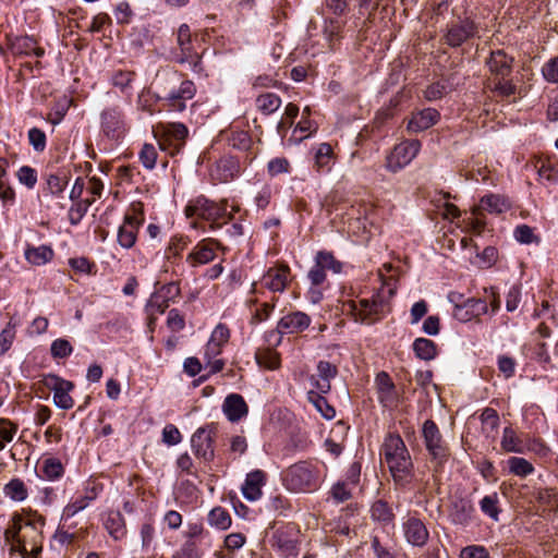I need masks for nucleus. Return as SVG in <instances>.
<instances>
[{"instance_id":"a18cd8bd","label":"nucleus","mask_w":558,"mask_h":558,"mask_svg":"<svg viewBox=\"0 0 558 558\" xmlns=\"http://www.w3.org/2000/svg\"><path fill=\"white\" fill-rule=\"evenodd\" d=\"M208 522L219 530H227L231 525V517L225 508L215 507L208 514Z\"/></svg>"},{"instance_id":"774afa93","label":"nucleus","mask_w":558,"mask_h":558,"mask_svg":"<svg viewBox=\"0 0 558 558\" xmlns=\"http://www.w3.org/2000/svg\"><path fill=\"white\" fill-rule=\"evenodd\" d=\"M173 558H201V553L195 542L187 541Z\"/></svg>"},{"instance_id":"a878e982","label":"nucleus","mask_w":558,"mask_h":558,"mask_svg":"<svg viewBox=\"0 0 558 558\" xmlns=\"http://www.w3.org/2000/svg\"><path fill=\"white\" fill-rule=\"evenodd\" d=\"M440 118L439 112L433 108H426L412 114L408 122V131L418 133L435 125Z\"/></svg>"},{"instance_id":"6e6d98bb","label":"nucleus","mask_w":558,"mask_h":558,"mask_svg":"<svg viewBox=\"0 0 558 558\" xmlns=\"http://www.w3.org/2000/svg\"><path fill=\"white\" fill-rule=\"evenodd\" d=\"M27 137L34 150L41 153L46 149L47 137L45 132L39 128L29 129Z\"/></svg>"},{"instance_id":"37998d69","label":"nucleus","mask_w":558,"mask_h":558,"mask_svg":"<svg viewBox=\"0 0 558 558\" xmlns=\"http://www.w3.org/2000/svg\"><path fill=\"white\" fill-rule=\"evenodd\" d=\"M4 494L14 501H23L27 498V487L20 478L11 480L4 486Z\"/></svg>"},{"instance_id":"4d7b16f0","label":"nucleus","mask_w":558,"mask_h":558,"mask_svg":"<svg viewBox=\"0 0 558 558\" xmlns=\"http://www.w3.org/2000/svg\"><path fill=\"white\" fill-rule=\"evenodd\" d=\"M330 495L337 504L344 502L352 497V489L345 482H337L330 489Z\"/></svg>"},{"instance_id":"423d86ee","label":"nucleus","mask_w":558,"mask_h":558,"mask_svg":"<svg viewBox=\"0 0 558 558\" xmlns=\"http://www.w3.org/2000/svg\"><path fill=\"white\" fill-rule=\"evenodd\" d=\"M172 60L190 70L197 76L205 74L203 65V52H198L193 43L190 26L180 25L177 33V47L171 51Z\"/></svg>"},{"instance_id":"e433bc0d","label":"nucleus","mask_w":558,"mask_h":558,"mask_svg":"<svg viewBox=\"0 0 558 558\" xmlns=\"http://www.w3.org/2000/svg\"><path fill=\"white\" fill-rule=\"evenodd\" d=\"M413 351L420 360L430 361L437 355V347L433 340L417 338L413 342Z\"/></svg>"},{"instance_id":"4be33fe9","label":"nucleus","mask_w":558,"mask_h":558,"mask_svg":"<svg viewBox=\"0 0 558 558\" xmlns=\"http://www.w3.org/2000/svg\"><path fill=\"white\" fill-rule=\"evenodd\" d=\"M101 128L104 133L110 138H119L124 132V122L121 111L110 108L101 113Z\"/></svg>"},{"instance_id":"603ef678","label":"nucleus","mask_w":558,"mask_h":558,"mask_svg":"<svg viewBox=\"0 0 558 558\" xmlns=\"http://www.w3.org/2000/svg\"><path fill=\"white\" fill-rule=\"evenodd\" d=\"M181 294V289L178 282H170L160 289V295L163 298L161 304L158 305L159 311L162 313L168 306L169 301H173Z\"/></svg>"},{"instance_id":"39448f33","label":"nucleus","mask_w":558,"mask_h":558,"mask_svg":"<svg viewBox=\"0 0 558 558\" xmlns=\"http://www.w3.org/2000/svg\"><path fill=\"white\" fill-rule=\"evenodd\" d=\"M282 482L293 493L315 492L320 485L319 471L313 463L300 461L282 472Z\"/></svg>"},{"instance_id":"ea45409f","label":"nucleus","mask_w":558,"mask_h":558,"mask_svg":"<svg viewBox=\"0 0 558 558\" xmlns=\"http://www.w3.org/2000/svg\"><path fill=\"white\" fill-rule=\"evenodd\" d=\"M281 106V99L274 93H265L256 98L257 109L268 116L277 111Z\"/></svg>"},{"instance_id":"f3484780","label":"nucleus","mask_w":558,"mask_h":558,"mask_svg":"<svg viewBox=\"0 0 558 558\" xmlns=\"http://www.w3.org/2000/svg\"><path fill=\"white\" fill-rule=\"evenodd\" d=\"M216 248L225 250L218 240L211 238L204 239L192 248L186 255L185 260L191 267L208 264L215 259Z\"/></svg>"},{"instance_id":"f704fd0d","label":"nucleus","mask_w":558,"mask_h":558,"mask_svg":"<svg viewBox=\"0 0 558 558\" xmlns=\"http://www.w3.org/2000/svg\"><path fill=\"white\" fill-rule=\"evenodd\" d=\"M315 168L318 172L330 171L335 159L333 149L330 144L322 143L315 153Z\"/></svg>"},{"instance_id":"ddd939ff","label":"nucleus","mask_w":558,"mask_h":558,"mask_svg":"<svg viewBox=\"0 0 558 558\" xmlns=\"http://www.w3.org/2000/svg\"><path fill=\"white\" fill-rule=\"evenodd\" d=\"M422 432L425 447L428 453L434 460H437L439 464L444 463L449 456V451L442 440L441 434L436 423L432 420L425 421Z\"/></svg>"},{"instance_id":"473e14b6","label":"nucleus","mask_w":558,"mask_h":558,"mask_svg":"<svg viewBox=\"0 0 558 558\" xmlns=\"http://www.w3.org/2000/svg\"><path fill=\"white\" fill-rule=\"evenodd\" d=\"M271 546L279 550L284 557L293 555L295 550V542L284 529H278L275 531L271 537Z\"/></svg>"},{"instance_id":"bf43d9fd","label":"nucleus","mask_w":558,"mask_h":558,"mask_svg":"<svg viewBox=\"0 0 558 558\" xmlns=\"http://www.w3.org/2000/svg\"><path fill=\"white\" fill-rule=\"evenodd\" d=\"M87 210H88L87 202H80V201L74 202L68 213L70 223L72 226L78 225L81 222V220L84 218V216L86 215Z\"/></svg>"},{"instance_id":"680f3d73","label":"nucleus","mask_w":558,"mask_h":558,"mask_svg":"<svg viewBox=\"0 0 558 558\" xmlns=\"http://www.w3.org/2000/svg\"><path fill=\"white\" fill-rule=\"evenodd\" d=\"M513 234L515 240L523 244H531L539 241L538 236L534 234L533 229L527 225L518 226L514 229Z\"/></svg>"},{"instance_id":"0e129e2a","label":"nucleus","mask_w":558,"mask_h":558,"mask_svg":"<svg viewBox=\"0 0 558 558\" xmlns=\"http://www.w3.org/2000/svg\"><path fill=\"white\" fill-rule=\"evenodd\" d=\"M459 558H490V555L484 546L469 545L462 548Z\"/></svg>"},{"instance_id":"e2e57ef3","label":"nucleus","mask_w":558,"mask_h":558,"mask_svg":"<svg viewBox=\"0 0 558 558\" xmlns=\"http://www.w3.org/2000/svg\"><path fill=\"white\" fill-rule=\"evenodd\" d=\"M19 429L17 424L8 418H0V439L11 442Z\"/></svg>"},{"instance_id":"0eeeda50","label":"nucleus","mask_w":558,"mask_h":558,"mask_svg":"<svg viewBox=\"0 0 558 558\" xmlns=\"http://www.w3.org/2000/svg\"><path fill=\"white\" fill-rule=\"evenodd\" d=\"M186 217H198L204 220L210 221V229H218L222 226L219 222L220 219L228 216L231 219L232 216L227 214L226 203L217 204L207 198L199 197L194 203H191L185 208Z\"/></svg>"},{"instance_id":"c756f323","label":"nucleus","mask_w":558,"mask_h":558,"mask_svg":"<svg viewBox=\"0 0 558 558\" xmlns=\"http://www.w3.org/2000/svg\"><path fill=\"white\" fill-rule=\"evenodd\" d=\"M11 49L15 54H35L36 57H41L45 53V50L37 46V41L29 36L16 37L11 43Z\"/></svg>"},{"instance_id":"6e6552de","label":"nucleus","mask_w":558,"mask_h":558,"mask_svg":"<svg viewBox=\"0 0 558 558\" xmlns=\"http://www.w3.org/2000/svg\"><path fill=\"white\" fill-rule=\"evenodd\" d=\"M143 222V205L141 203L133 204L131 213L125 215L123 223L120 226L118 231V242L122 247L131 248L134 246L138 230Z\"/></svg>"},{"instance_id":"f8f14e48","label":"nucleus","mask_w":558,"mask_h":558,"mask_svg":"<svg viewBox=\"0 0 558 558\" xmlns=\"http://www.w3.org/2000/svg\"><path fill=\"white\" fill-rule=\"evenodd\" d=\"M421 143L417 140L403 141L396 145L388 155L386 166L387 169L397 172L408 166L418 154Z\"/></svg>"},{"instance_id":"69168bd1","label":"nucleus","mask_w":558,"mask_h":558,"mask_svg":"<svg viewBox=\"0 0 558 558\" xmlns=\"http://www.w3.org/2000/svg\"><path fill=\"white\" fill-rule=\"evenodd\" d=\"M134 76L135 74L132 71H118L112 76V84L121 90H124L130 87Z\"/></svg>"},{"instance_id":"1a4fd4ad","label":"nucleus","mask_w":558,"mask_h":558,"mask_svg":"<svg viewBox=\"0 0 558 558\" xmlns=\"http://www.w3.org/2000/svg\"><path fill=\"white\" fill-rule=\"evenodd\" d=\"M189 130L183 123H168L161 126L160 136L158 138L159 148L174 156L185 144Z\"/></svg>"},{"instance_id":"72a5a7b5","label":"nucleus","mask_w":558,"mask_h":558,"mask_svg":"<svg viewBox=\"0 0 558 558\" xmlns=\"http://www.w3.org/2000/svg\"><path fill=\"white\" fill-rule=\"evenodd\" d=\"M371 518L383 525H388L393 523L395 513L387 501L378 499L371 507Z\"/></svg>"},{"instance_id":"58836bf2","label":"nucleus","mask_w":558,"mask_h":558,"mask_svg":"<svg viewBox=\"0 0 558 558\" xmlns=\"http://www.w3.org/2000/svg\"><path fill=\"white\" fill-rule=\"evenodd\" d=\"M257 364L269 371H275L280 367V355L272 349L258 350L255 354Z\"/></svg>"},{"instance_id":"f257e3e1","label":"nucleus","mask_w":558,"mask_h":558,"mask_svg":"<svg viewBox=\"0 0 558 558\" xmlns=\"http://www.w3.org/2000/svg\"><path fill=\"white\" fill-rule=\"evenodd\" d=\"M381 456L396 486L405 488L415 480L414 463L399 434H388L381 445Z\"/></svg>"},{"instance_id":"412c9836","label":"nucleus","mask_w":558,"mask_h":558,"mask_svg":"<svg viewBox=\"0 0 558 558\" xmlns=\"http://www.w3.org/2000/svg\"><path fill=\"white\" fill-rule=\"evenodd\" d=\"M403 532L407 541L417 547H423L429 537V533L422 520L410 517L403 523Z\"/></svg>"},{"instance_id":"79ce46f5","label":"nucleus","mask_w":558,"mask_h":558,"mask_svg":"<svg viewBox=\"0 0 558 558\" xmlns=\"http://www.w3.org/2000/svg\"><path fill=\"white\" fill-rule=\"evenodd\" d=\"M481 207L489 213L501 214L509 208V204L500 195L490 194L482 197Z\"/></svg>"},{"instance_id":"a19ab883","label":"nucleus","mask_w":558,"mask_h":558,"mask_svg":"<svg viewBox=\"0 0 558 558\" xmlns=\"http://www.w3.org/2000/svg\"><path fill=\"white\" fill-rule=\"evenodd\" d=\"M501 448L506 452L522 453L524 451L521 439L517 436V433L511 427L504 428Z\"/></svg>"},{"instance_id":"13d9d810","label":"nucleus","mask_w":558,"mask_h":558,"mask_svg":"<svg viewBox=\"0 0 558 558\" xmlns=\"http://www.w3.org/2000/svg\"><path fill=\"white\" fill-rule=\"evenodd\" d=\"M16 177L19 182L27 189H33L37 183V171L29 166L21 167L16 172Z\"/></svg>"},{"instance_id":"864d4df0","label":"nucleus","mask_w":558,"mask_h":558,"mask_svg":"<svg viewBox=\"0 0 558 558\" xmlns=\"http://www.w3.org/2000/svg\"><path fill=\"white\" fill-rule=\"evenodd\" d=\"M16 324L10 320L7 326L0 332V355L8 352L15 338Z\"/></svg>"},{"instance_id":"4c0bfd02","label":"nucleus","mask_w":558,"mask_h":558,"mask_svg":"<svg viewBox=\"0 0 558 558\" xmlns=\"http://www.w3.org/2000/svg\"><path fill=\"white\" fill-rule=\"evenodd\" d=\"M53 257V251L46 245L28 247L25 251V258L33 265L40 266L50 262Z\"/></svg>"},{"instance_id":"c9c22d12","label":"nucleus","mask_w":558,"mask_h":558,"mask_svg":"<svg viewBox=\"0 0 558 558\" xmlns=\"http://www.w3.org/2000/svg\"><path fill=\"white\" fill-rule=\"evenodd\" d=\"M314 262L325 271L330 270L332 274H340L343 268V264L336 258L333 253L326 250L318 251Z\"/></svg>"},{"instance_id":"6ab92c4d","label":"nucleus","mask_w":558,"mask_h":558,"mask_svg":"<svg viewBox=\"0 0 558 558\" xmlns=\"http://www.w3.org/2000/svg\"><path fill=\"white\" fill-rule=\"evenodd\" d=\"M338 375V367L328 361L317 363V374L312 375L310 380L320 393H328L331 389V379Z\"/></svg>"},{"instance_id":"de8ad7c7","label":"nucleus","mask_w":558,"mask_h":558,"mask_svg":"<svg viewBox=\"0 0 558 558\" xmlns=\"http://www.w3.org/2000/svg\"><path fill=\"white\" fill-rule=\"evenodd\" d=\"M509 470L517 476L525 477L534 472V466L524 458L512 457L508 460Z\"/></svg>"},{"instance_id":"393cba45","label":"nucleus","mask_w":558,"mask_h":558,"mask_svg":"<svg viewBox=\"0 0 558 558\" xmlns=\"http://www.w3.org/2000/svg\"><path fill=\"white\" fill-rule=\"evenodd\" d=\"M222 411L227 418L234 423L247 415L248 407L241 395L230 393L223 401Z\"/></svg>"},{"instance_id":"2eb2a0df","label":"nucleus","mask_w":558,"mask_h":558,"mask_svg":"<svg viewBox=\"0 0 558 558\" xmlns=\"http://www.w3.org/2000/svg\"><path fill=\"white\" fill-rule=\"evenodd\" d=\"M240 172L241 163L239 159L233 156L220 157L209 169V175L215 183H228L234 180Z\"/></svg>"},{"instance_id":"bb28decb","label":"nucleus","mask_w":558,"mask_h":558,"mask_svg":"<svg viewBox=\"0 0 558 558\" xmlns=\"http://www.w3.org/2000/svg\"><path fill=\"white\" fill-rule=\"evenodd\" d=\"M474 512L472 500L461 497L452 501L449 515L454 524L465 525L473 519Z\"/></svg>"},{"instance_id":"5701e85b","label":"nucleus","mask_w":558,"mask_h":558,"mask_svg":"<svg viewBox=\"0 0 558 558\" xmlns=\"http://www.w3.org/2000/svg\"><path fill=\"white\" fill-rule=\"evenodd\" d=\"M487 312V305L481 299L470 298L466 299L461 306H456L452 315L461 322L466 323L472 318L477 317Z\"/></svg>"},{"instance_id":"c85d7f7f","label":"nucleus","mask_w":558,"mask_h":558,"mask_svg":"<svg viewBox=\"0 0 558 558\" xmlns=\"http://www.w3.org/2000/svg\"><path fill=\"white\" fill-rule=\"evenodd\" d=\"M68 185L66 177H61L56 173L47 174L45 178V185L43 187L44 198L58 197L64 198L63 194Z\"/></svg>"},{"instance_id":"5fc2aeb1","label":"nucleus","mask_w":558,"mask_h":558,"mask_svg":"<svg viewBox=\"0 0 558 558\" xmlns=\"http://www.w3.org/2000/svg\"><path fill=\"white\" fill-rule=\"evenodd\" d=\"M157 149L153 144H144L140 151V160L146 169H153L157 161Z\"/></svg>"},{"instance_id":"4468645a","label":"nucleus","mask_w":558,"mask_h":558,"mask_svg":"<svg viewBox=\"0 0 558 558\" xmlns=\"http://www.w3.org/2000/svg\"><path fill=\"white\" fill-rule=\"evenodd\" d=\"M375 390L378 402L386 409H396L401 399L395 383L387 372H379L375 377Z\"/></svg>"},{"instance_id":"b1692460","label":"nucleus","mask_w":558,"mask_h":558,"mask_svg":"<svg viewBox=\"0 0 558 558\" xmlns=\"http://www.w3.org/2000/svg\"><path fill=\"white\" fill-rule=\"evenodd\" d=\"M290 268L288 265L271 267L263 277V283L272 292H283L288 286Z\"/></svg>"},{"instance_id":"cd10ccee","label":"nucleus","mask_w":558,"mask_h":558,"mask_svg":"<svg viewBox=\"0 0 558 558\" xmlns=\"http://www.w3.org/2000/svg\"><path fill=\"white\" fill-rule=\"evenodd\" d=\"M265 482L266 474L262 470L250 472L242 486L243 496L250 501L259 499L262 497V487L265 485Z\"/></svg>"},{"instance_id":"7c9ffc66","label":"nucleus","mask_w":558,"mask_h":558,"mask_svg":"<svg viewBox=\"0 0 558 558\" xmlns=\"http://www.w3.org/2000/svg\"><path fill=\"white\" fill-rule=\"evenodd\" d=\"M105 527L116 539H122L126 535V526L120 511H109L105 520Z\"/></svg>"},{"instance_id":"052dcab7","label":"nucleus","mask_w":558,"mask_h":558,"mask_svg":"<svg viewBox=\"0 0 558 558\" xmlns=\"http://www.w3.org/2000/svg\"><path fill=\"white\" fill-rule=\"evenodd\" d=\"M73 348L65 339H57L51 343L50 352L54 359H64L71 355Z\"/></svg>"},{"instance_id":"c03bdc74","label":"nucleus","mask_w":558,"mask_h":558,"mask_svg":"<svg viewBox=\"0 0 558 558\" xmlns=\"http://www.w3.org/2000/svg\"><path fill=\"white\" fill-rule=\"evenodd\" d=\"M323 395L324 393H320L319 391H310L308 400L315 405V408L322 413V415L325 418L331 420L336 415V410L327 402L326 398Z\"/></svg>"},{"instance_id":"2f4dec72","label":"nucleus","mask_w":558,"mask_h":558,"mask_svg":"<svg viewBox=\"0 0 558 558\" xmlns=\"http://www.w3.org/2000/svg\"><path fill=\"white\" fill-rule=\"evenodd\" d=\"M190 240L184 235H173L166 247L165 257L172 265L181 258L182 253L187 248Z\"/></svg>"},{"instance_id":"9d476101","label":"nucleus","mask_w":558,"mask_h":558,"mask_svg":"<svg viewBox=\"0 0 558 558\" xmlns=\"http://www.w3.org/2000/svg\"><path fill=\"white\" fill-rule=\"evenodd\" d=\"M348 306L356 320L366 324H373L379 319L380 315L389 311L387 303L378 296L372 300L362 299L357 304L350 302Z\"/></svg>"},{"instance_id":"20e7f679","label":"nucleus","mask_w":558,"mask_h":558,"mask_svg":"<svg viewBox=\"0 0 558 558\" xmlns=\"http://www.w3.org/2000/svg\"><path fill=\"white\" fill-rule=\"evenodd\" d=\"M513 62L514 59L504 50L493 51L486 61L490 73V89L501 97H510L517 92V86L508 78L512 73Z\"/></svg>"},{"instance_id":"8fccbe9b","label":"nucleus","mask_w":558,"mask_h":558,"mask_svg":"<svg viewBox=\"0 0 558 558\" xmlns=\"http://www.w3.org/2000/svg\"><path fill=\"white\" fill-rule=\"evenodd\" d=\"M229 145L239 150H248L252 146V137L246 131H232L229 138Z\"/></svg>"},{"instance_id":"7ed1b4c3","label":"nucleus","mask_w":558,"mask_h":558,"mask_svg":"<svg viewBox=\"0 0 558 558\" xmlns=\"http://www.w3.org/2000/svg\"><path fill=\"white\" fill-rule=\"evenodd\" d=\"M179 81L180 76L175 71L157 75L155 81L159 100L163 101V106L173 112L184 111L186 109V101L191 100L196 93L194 83L185 80L181 81V95L174 96V84Z\"/></svg>"},{"instance_id":"a211bd4d","label":"nucleus","mask_w":558,"mask_h":558,"mask_svg":"<svg viewBox=\"0 0 558 558\" xmlns=\"http://www.w3.org/2000/svg\"><path fill=\"white\" fill-rule=\"evenodd\" d=\"M475 31L474 23L468 19L453 22L448 25L444 40L448 46L456 48L474 36Z\"/></svg>"},{"instance_id":"9b49d317","label":"nucleus","mask_w":558,"mask_h":558,"mask_svg":"<svg viewBox=\"0 0 558 558\" xmlns=\"http://www.w3.org/2000/svg\"><path fill=\"white\" fill-rule=\"evenodd\" d=\"M43 384L53 392V403L58 408L62 410L73 408L74 400L70 396V392L74 389L72 381L65 380L56 374H48L44 376Z\"/></svg>"},{"instance_id":"f03ea898","label":"nucleus","mask_w":558,"mask_h":558,"mask_svg":"<svg viewBox=\"0 0 558 558\" xmlns=\"http://www.w3.org/2000/svg\"><path fill=\"white\" fill-rule=\"evenodd\" d=\"M21 521V517L15 515L13 518V526L4 532V537L13 542L24 558H31L41 553L43 527L46 520L43 515L33 514L24 523Z\"/></svg>"},{"instance_id":"09e8293b","label":"nucleus","mask_w":558,"mask_h":558,"mask_svg":"<svg viewBox=\"0 0 558 558\" xmlns=\"http://www.w3.org/2000/svg\"><path fill=\"white\" fill-rule=\"evenodd\" d=\"M96 498V493L85 495L76 498L74 501L68 504L63 509V518H72L81 510H84L92 500Z\"/></svg>"},{"instance_id":"dca6fc26","label":"nucleus","mask_w":558,"mask_h":558,"mask_svg":"<svg viewBox=\"0 0 558 558\" xmlns=\"http://www.w3.org/2000/svg\"><path fill=\"white\" fill-rule=\"evenodd\" d=\"M216 430L210 427L198 428L191 438L192 449L197 458L209 462L215 457L214 442Z\"/></svg>"},{"instance_id":"338daca9","label":"nucleus","mask_w":558,"mask_h":558,"mask_svg":"<svg viewBox=\"0 0 558 558\" xmlns=\"http://www.w3.org/2000/svg\"><path fill=\"white\" fill-rule=\"evenodd\" d=\"M544 78L549 83H558V57L550 59L542 70Z\"/></svg>"},{"instance_id":"49530a36","label":"nucleus","mask_w":558,"mask_h":558,"mask_svg":"<svg viewBox=\"0 0 558 558\" xmlns=\"http://www.w3.org/2000/svg\"><path fill=\"white\" fill-rule=\"evenodd\" d=\"M499 498L497 493L486 495L480 501L481 510L493 520H498L500 509L498 507Z\"/></svg>"},{"instance_id":"aec40b11","label":"nucleus","mask_w":558,"mask_h":558,"mask_svg":"<svg viewBox=\"0 0 558 558\" xmlns=\"http://www.w3.org/2000/svg\"><path fill=\"white\" fill-rule=\"evenodd\" d=\"M311 325V317L303 312H292L278 322L277 329L280 333H299Z\"/></svg>"},{"instance_id":"3c124183","label":"nucleus","mask_w":558,"mask_h":558,"mask_svg":"<svg viewBox=\"0 0 558 558\" xmlns=\"http://www.w3.org/2000/svg\"><path fill=\"white\" fill-rule=\"evenodd\" d=\"M64 468L57 458H48L44 461L43 473L48 480H57L62 476Z\"/></svg>"}]
</instances>
